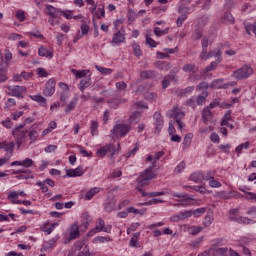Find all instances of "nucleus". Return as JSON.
Masks as SVG:
<instances>
[{
  "label": "nucleus",
  "instance_id": "nucleus-10",
  "mask_svg": "<svg viewBox=\"0 0 256 256\" xmlns=\"http://www.w3.org/2000/svg\"><path fill=\"white\" fill-rule=\"evenodd\" d=\"M44 95L46 97H51L53 93H55V80L54 79H49L46 82L45 89H44Z\"/></svg>",
  "mask_w": 256,
  "mask_h": 256
},
{
  "label": "nucleus",
  "instance_id": "nucleus-22",
  "mask_svg": "<svg viewBox=\"0 0 256 256\" xmlns=\"http://www.w3.org/2000/svg\"><path fill=\"white\" fill-rule=\"evenodd\" d=\"M190 181H194V183H201L203 180V173L201 172H194L190 176Z\"/></svg>",
  "mask_w": 256,
  "mask_h": 256
},
{
  "label": "nucleus",
  "instance_id": "nucleus-38",
  "mask_svg": "<svg viewBox=\"0 0 256 256\" xmlns=\"http://www.w3.org/2000/svg\"><path fill=\"white\" fill-rule=\"evenodd\" d=\"M139 235H141L140 232H136L132 235V238L130 240V247H135L139 241Z\"/></svg>",
  "mask_w": 256,
  "mask_h": 256
},
{
  "label": "nucleus",
  "instance_id": "nucleus-18",
  "mask_svg": "<svg viewBox=\"0 0 256 256\" xmlns=\"http://www.w3.org/2000/svg\"><path fill=\"white\" fill-rule=\"evenodd\" d=\"M79 87L80 91L82 93H85V89H87V87H91V77H85L84 79H82L80 81Z\"/></svg>",
  "mask_w": 256,
  "mask_h": 256
},
{
  "label": "nucleus",
  "instance_id": "nucleus-5",
  "mask_svg": "<svg viewBox=\"0 0 256 256\" xmlns=\"http://www.w3.org/2000/svg\"><path fill=\"white\" fill-rule=\"evenodd\" d=\"M201 45H202V51L199 56L200 59L207 61V59H210V57H215V53H217V50H213L207 53V47H209V38L203 37Z\"/></svg>",
  "mask_w": 256,
  "mask_h": 256
},
{
  "label": "nucleus",
  "instance_id": "nucleus-58",
  "mask_svg": "<svg viewBox=\"0 0 256 256\" xmlns=\"http://www.w3.org/2000/svg\"><path fill=\"white\" fill-rule=\"evenodd\" d=\"M187 19V15L182 14L180 17H178L176 21L177 27H181L183 25V22Z\"/></svg>",
  "mask_w": 256,
  "mask_h": 256
},
{
  "label": "nucleus",
  "instance_id": "nucleus-41",
  "mask_svg": "<svg viewBox=\"0 0 256 256\" xmlns=\"http://www.w3.org/2000/svg\"><path fill=\"white\" fill-rule=\"evenodd\" d=\"M95 68L97 69V71H99L103 75H111V73H113V70L111 68H103L97 65L95 66Z\"/></svg>",
  "mask_w": 256,
  "mask_h": 256
},
{
  "label": "nucleus",
  "instance_id": "nucleus-56",
  "mask_svg": "<svg viewBox=\"0 0 256 256\" xmlns=\"http://www.w3.org/2000/svg\"><path fill=\"white\" fill-rule=\"evenodd\" d=\"M105 241H111V238L98 236L94 239V243H105Z\"/></svg>",
  "mask_w": 256,
  "mask_h": 256
},
{
  "label": "nucleus",
  "instance_id": "nucleus-31",
  "mask_svg": "<svg viewBox=\"0 0 256 256\" xmlns=\"http://www.w3.org/2000/svg\"><path fill=\"white\" fill-rule=\"evenodd\" d=\"M72 73L73 75H75L77 79H83V77H85L87 73H89V70L78 71V70L72 69Z\"/></svg>",
  "mask_w": 256,
  "mask_h": 256
},
{
  "label": "nucleus",
  "instance_id": "nucleus-29",
  "mask_svg": "<svg viewBox=\"0 0 256 256\" xmlns=\"http://www.w3.org/2000/svg\"><path fill=\"white\" fill-rule=\"evenodd\" d=\"M163 155H165V152H163V151L156 152L154 156L149 155L146 158V161H159V159H161V157H163Z\"/></svg>",
  "mask_w": 256,
  "mask_h": 256
},
{
  "label": "nucleus",
  "instance_id": "nucleus-37",
  "mask_svg": "<svg viewBox=\"0 0 256 256\" xmlns=\"http://www.w3.org/2000/svg\"><path fill=\"white\" fill-rule=\"evenodd\" d=\"M167 33H169V28H165L164 30H161V28L159 27L154 28V34L156 35V37L167 35Z\"/></svg>",
  "mask_w": 256,
  "mask_h": 256
},
{
  "label": "nucleus",
  "instance_id": "nucleus-27",
  "mask_svg": "<svg viewBox=\"0 0 256 256\" xmlns=\"http://www.w3.org/2000/svg\"><path fill=\"white\" fill-rule=\"evenodd\" d=\"M173 197L183 199V201H194L193 196H189L187 193H174Z\"/></svg>",
  "mask_w": 256,
  "mask_h": 256
},
{
  "label": "nucleus",
  "instance_id": "nucleus-50",
  "mask_svg": "<svg viewBox=\"0 0 256 256\" xmlns=\"http://www.w3.org/2000/svg\"><path fill=\"white\" fill-rule=\"evenodd\" d=\"M36 73L39 77H49V73L44 68H38Z\"/></svg>",
  "mask_w": 256,
  "mask_h": 256
},
{
  "label": "nucleus",
  "instance_id": "nucleus-51",
  "mask_svg": "<svg viewBox=\"0 0 256 256\" xmlns=\"http://www.w3.org/2000/svg\"><path fill=\"white\" fill-rule=\"evenodd\" d=\"M186 105L195 109V107H197V100L195 99V97H192L186 101Z\"/></svg>",
  "mask_w": 256,
  "mask_h": 256
},
{
  "label": "nucleus",
  "instance_id": "nucleus-2",
  "mask_svg": "<svg viewBox=\"0 0 256 256\" xmlns=\"http://www.w3.org/2000/svg\"><path fill=\"white\" fill-rule=\"evenodd\" d=\"M33 166V161H13L11 167H17L14 170V175H20V173H29V167Z\"/></svg>",
  "mask_w": 256,
  "mask_h": 256
},
{
  "label": "nucleus",
  "instance_id": "nucleus-47",
  "mask_svg": "<svg viewBox=\"0 0 256 256\" xmlns=\"http://www.w3.org/2000/svg\"><path fill=\"white\" fill-rule=\"evenodd\" d=\"M189 11H191V8L186 6H179L178 7V13H181L182 15H189Z\"/></svg>",
  "mask_w": 256,
  "mask_h": 256
},
{
  "label": "nucleus",
  "instance_id": "nucleus-54",
  "mask_svg": "<svg viewBox=\"0 0 256 256\" xmlns=\"http://www.w3.org/2000/svg\"><path fill=\"white\" fill-rule=\"evenodd\" d=\"M205 211H207L206 208H198L192 212V215H194V217H199V215H203Z\"/></svg>",
  "mask_w": 256,
  "mask_h": 256
},
{
  "label": "nucleus",
  "instance_id": "nucleus-40",
  "mask_svg": "<svg viewBox=\"0 0 256 256\" xmlns=\"http://www.w3.org/2000/svg\"><path fill=\"white\" fill-rule=\"evenodd\" d=\"M28 137H29L31 143H35V141H37V137H39V132H37V130H31L28 133Z\"/></svg>",
  "mask_w": 256,
  "mask_h": 256
},
{
  "label": "nucleus",
  "instance_id": "nucleus-7",
  "mask_svg": "<svg viewBox=\"0 0 256 256\" xmlns=\"http://www.w3.org/2000/svg\"><path fill=\"white\" fill-rule=\"evenodd\" d=\"M157 167V162H153L152 165L148 168H146L141 174L140 178L148 179V181H151V179H155L157 177V173L153 171Z\"/></svg>",
  "mask_w": 256,
  "mask_h": 256
},
{
  "label": "nucleus",
  "instance_id": "nucleus-19",
  "mask_svg": "<svg viewBox=\"0 0 256 256\" xmlns=\"http://www.w3.org/2000/svg\"><path fill=\"white\" fill-rule=\"evenodd\" d=\"M222 21L223 23H226V25H233V23H235V17H233L231 12H226Z\"/></svg>",
  "mask_w": 256,
  "mask_h": 256
},
{
  "label": "nucleus",
  "instance_id": "nucleus-46",
  "mask_svg": "<svg viewBox=\"0 0 256 256\" xmlns=\"http://www.w3.org/2000/svg\"><path fill=\"white\" fill-rule=\"evenodd\" d=\"M90 129H91V135L95 137V135H97V129H99L97 121H92Z\"/></svg>",
  "mask_w": 256,
  "mask_h": 256
},
{
  "label": "nucleus",
  "instance_id": "nucleus-60",
  "mask_svg": "<svg viewBox=\"0 0 256 256\" xmlns=\"http://www.w3.org/2000/svg\"><path fill=\"white\" fill-rule=\"evenodd\" d=\"M38 187H40L42 193H47L49 191V187L45 185V182H37Z\"/></svg>",
  "mask_w": 256,
  "mask_h": 256
},
{
  "label": "nucleus",
  "instance_id": "nucleus-11",
  "mask_svg": "<svg viewBox=\"0 0 256 256\" xmlns=\"http://www.w3.org/2000/svg\"><path fill=\"white\" fill-rule=\"evenodd\" d=\"M154 120L156 125L155 133L156 135H159V133H161V129H163V117L161 116V113L155 112Z\"/></svg>",
  "mask_w": 256,
  "mask_h": 256
},
{
  "label": "nucleus",
  "instance_id": "nucleus-21",
  "mask_svg": "<svg viewBox=\"0 0 256 256\" xmlns=\"http://www.w3.org/2000/svg\"><path fill=\"white\" fill-rule=\"evenodd\" d=\"M164 51H166V53L157 52L159 59H165V58L169 57V53H175V51H179V48L178 47H175L174 49L166 48V49H164Z\"/></svg>",
  "mask_w": 256,
  "mask_h": 256
},
{
  "label": "nucleus",
  "instance_id": "nucleus-59",
  "mask_svg": "<svg viewBox=\"0 0 256 256\" xmlns=\"http://www.w3.org/2000/svg\"><path fill=\"white\" fill-rule=\"evenodd\" d=\"M157 203H163V200L159 199V198H153L148 202H145L144 205H157Z\"/></svg>",
  "mask_w": 256,
  "mask_h": 256
},
{
  "label": "nucleus",
  "instance_id": "nucleus-36",
  "mask_svg": "<svg viewBox=\"0 0 256 256\" xmlns=\"http://www.w3.org/2000/svg\"><path fill=\"white\" fill-rule=\"evenodd\" d=\"M46 9L48 11V15L50 17H55L57 16V11H59V8H55L54 6H51L49 4L46 5Z\"/></svg>",
  "mask_w": 256,
  "mask_h": 256
},
{
  "label": "nucleus",
  "instance_id": "nucleus-49",
  "mask_svg": "<svg viewBox=\"0 0 256 256\" xmlns=\"http://www.w3.org/2000/svg\"><path fill=\"white\" fill-rule=\"evenodd\" d=\"M138 185H140V187H145L147 185H149V178H141V176L138 177Z\"/></svg>",
  "mask_w": 256,
  "mask_h": 256
},
{
  "label": "nucleus",
  "instance_id": "nucleus-9",
  "mask_svg": "<svg viewBox=\"0 0 256 256\" xmlns=\"http://www.w3.org/2000/svg\"><path fill=\"white\" fill-rule=\"evenodd\" d=\"M107 153L111 155H115V146L113 144H107L101 148H99L96 152L97 157H105Z\"/></svg>",
  "mask_w": 256,
  "mask_h": 256
},
{
  "label": "nucleus",
  "instance_id": "nucleus-1",
  "mask_svg": "<svg viewBox=\"0 0 256 256\" xmlns=\"http://www.w3.org/2000/svg\"><path fill=\"white\" fill-rule=\"evenodd\" d=\"M167 117H169V119L174 118L175 123H177L178 125V129H180V131L183 130L185 124H183V121H181V119L185 117V112H179V107L175 106L171 110H169V112L167 113Z\"/></svg>",
  "mask_w": 256,
  "mask_h": 256
},
{
  "label": "nucleus",
  "instance_id": "nucleus-48",
  "mask_svg": "<svg viewBox=\"0 0 256 256\" xmlns=\"http://www.w3.org/2000/svg\"><path fill=\"white\" fill-rule=\"evenodd\" d=\"M194 69H195V65L185 64L182 68V71H184V73H191Z\"/></svg>",
  "mask_w": 256,
  "mask_h": 256
},
{
  "label": "nucleus",
  "instance_id": "nucleus-53",
  "mask_svg": "<svg viewBox=\"0 0 256 256\" xmlns=\"http://www.w3.org/2000/svg\"><path fill=\"white\" fill-rule=\"evenodd\" d=\"M249 142H246L244 144H240L239 146L236 147V153H241V151H243V149H249Z\"/></svg>",
  "mask_w": 256,
  "mask_h": 256
},
{
  "label": "nucleus",
  "instance_id": "nucleus-32",
  "mask_svg": "<svg viewBox=\"0 0 256 256\" xmlns=\"http://www.w3.org/2000/svg\"><path fill=\"white\" fill-rule=\"evenodd\" d=\"M139 119H141V112L136 111L130 116L129 123H139Z\"/></svg>",
  "mask_w": 256,
  "mask_h": 256
},
{
  "label": "nucleus",
  "instance_id": "nucleus-13",
  "mask_svg": "<svg viewBox=\"0 0 256 256\" xmlns=\"http://www.w3.org/2000/svg\"><path fill=\"white\" fill-rule=\"evenodd\" d=\"M85 173L83 167L79 166L76 169H68L66 170L67 177H81Z\"/></svg>",
  "mask_w": 256,
  "mask_h": 256
},
{
  "label": "nucleus",
  "instance_id": "nucleus-45",
  "mask_svg": "<svg viewBox=\"0 0 256 256\" xmlns=\"http://www.w3.org/2000/svg\"><path fill=\"white\" fill-rule=\"evenodd\" d=\"M128 213H135L136 215H145V210H137L135 207H128Z\"/></svg>",
  "mask_w": 256,
  "mask_h": 256
},
{
  "label": "nucleus",
  "instance_id": "nucleus-28",
  "mask_svg": "<svg viewBox=\"0 0 256 256\" xmlns=\"http://www.w3.org/2000/svg\"><path fill=\"white\" fill-rule=\"evenodd\" d=\"M5 63L0 64V83H5L7 81V70L3 67Z\"/></svg>",
  "mask_w": 256,
  "mask_h": 256
},
{
  "label": "nucleus",
  "instance_id": "nucleus-35",
  "mask_svg": "<svg viewBox=\"0 0 256 256\" xmlns=\"http://www.w3.org/2000/svg\"><path fill=\"white\" fill-rule=\"evenodd\" d=\"M201 37H203V30L196 28L192 34L193 41H198V39H201Z\"/></svg>",
  "mask_w": 256,
  "mask_h": 256
},
{
  "label": "nucleus",
  "instance_id": "nucleus-8",
  "mask_svg": "<svg viewBox=\"0 0 256 256\" xmlns=\"http://www.w3.org/2000/svg\"><path fill=\"white\" fill-rule=\"evenodd\" d=\"M221 55H222L221 50H217L215 52L214 56L217 58L216 61L211 62V64L204 69V73H209V71H215V69H217V66L222 61Z\"/></svg>",
  "mask_w": 256,
  "mask_h": 256
},
{
  "label": "nucleus",
  "instance_id": "nucleus-43",
  "mask_svg": "<svg viewBox=\"0 0 256 256\" xmlns=\"http://www.w3.org/2000/svg\"><path fill=\"white\" fill-rule=\"evenodd\" d=\"M132 48H133V53L135 57H141L142 53H141V47L139 46V44L134 43L132 45Z\"/></svg>",
  "mask_w": 256,
  "mask_h": 256
},
{
  "label": "nucleus",
  "instance_id": "nucleus-55",
  "mask_svg": "<svg viewBox=\"0 0 256 256\" xmlns=\"http://www.w3.org/2000/svg\"><path fill=\"white\" fill-rule=\"evenodd\" d=\"M211 179H215V176L212 171H207L206 174H203L204 181H209Z\"/></svg>",
  "mask_w": 256,
  "mask_h": 256
},
{
  "label": "nucleus",
  "instance_id": "nucleus-6",
  "mask_svg": "<svg viewBox=\"0 0 256 256\" xmlns=\"http://www.w3.org/2000/svg\"><path fill=\"white\" fill-rule=\"evenodd\" d=\"M12 135L16 141L18 149L23 145L25 139H27V130H19V128H14Z\"/></svg>",
  "mask_w": 256,
  "mask_h": 256
},
{
  "label": "nucleus",
  "instance_id": "nucleus-39",
  "mask_svg": "<svg viewBox=\"0 0 256 256\" xmlns=\"http://www.w3.org/2000/svg\"><path fill=\"white\" fill-rule=\"evenodd\" d=\"M97 193H99V188H92L91 190H89L86 193V199H88V201H90V199H93V197H95V195H97Z\"/></svg>",
  "mask_w": 256,
  "mask_h": 256
},
{
  "label": "nucleus",
  "instance_id": "nucleus-15",
  "mask_svg": "<svg viewBox=\"0 0 256 256\" xmlns=\"http://www.w3.org/2000/svg\"><path fill=\"white\" fill-rule=\"evenodd\" d=\"M156 69H159V71H169L171 69V63L166 61H158L155 64Z\"/></svg>",
  "mask_w": 256,
  "mask_h": 256
},
{
  "label": "nucleus",
  "instance_id": "nucleus-24",
  "mask_svg": "<svg viewBox=\"0 0 256 256\" xmlns=\"http://www.w3.org/2000/svg\"><path fill=\"white\" fill-rule=\"evenodd\" d=\"M141 79H153L155 77V71L153 70H144L140 73Z\"/></svg>",
  "mask_w": 256,
  "mask_h": 256
},
{
  "label": "nucleus",
  "instance_id": "nucleus-33",
  "mask_svg": "<svg viewBox=\"0 0 256 256\" xmlns=\"http://www.w3.org/2000/svg\"><path fill=\"white\" fill-rule=\"evenodd\" d=\"M232 221H237L238 223H244V225H249L250 223H255L252 219L240 217V218H231Z\"/></svg>",
  "mask_w": 256,
  "mask_h": 256
},
{
  "label": "nucleus",
  "instance_id": "nucleus-12",
  "mask_svg": "<svg viewBox=\"0 0 256 256\" xmlns=\"http://www.w3.org/2000/svg\"><path fill=\"white\" fill-rule=\"evenodd\" d=\"M8 89L9 91L12 92L13 97H17L18 99H23V94L21 93H24V91H27V88L23 86H14V87L9 86Z\"/></svg>",
  "mask_w": 256,
  "mask_h": 256
},
{
  "label": "nucleus",
  "instance_id": "nucleus-26",
  "mask_svg": "<svg viewBox=\"0 0 256 256\" xmlns=\"http://www.w3.org/2000/svg\"><path fill=\"white\" fill-rule=\"evenodd\" d=\"M193 139V133H189L184 137L182 147L183 149H189V146L191 145V140Z\"/></svg>",
  "mask_w": 256,
  "mask_h": 256
},
{
  "label": "nucleus",
  "instance_id": "nucleus-57",
  "mask_svg": "<svg viewBox=\"0 0 256 256\" xmlns=\"http://www.w3.org/2000/svg\"><path fill=\"white\" fill-rule=\"evenodd\" d=\"M228 249L227 248H218L215 250L214 256H223L227 253Z\"/></svg>",
  "mask_w": 256,
  "mask_h": 256
},
{
  "label": "nucleus",
  "instance_id": "nucleus-4",
  "mask_svg": "<svg viewBox=\"0 0 256 256\" xmlns=\"http://www.w3.org/2000/svg\"><path fill=\"white\" fill-rule=\"evenodd\" d=\"M253 75V68L249 66H243L233 72L234 79L238 81H243V79H247Z\"/></svg>",
  "mask_w": 256,
  "mask_h": 256
},
{
  "label": "nucleus",
  "instance_id": "nucleus-30",
  "mask_svg": "<svg viewBox=\"0 0 256 256\" xmlns=\"http://www.w3.org/2000/svg\"><path fill=\"white\" fill-rule=\"evenodd\" d=\"M79 237V225L73 224L72 231L70 232V239H77Z\"/></svg>",
  "mask_w": 256,
  "mask_h": 256
},
{
  "label": "nucleus",
  "instance_id": "nucleus-42",
  "mask_svg": "<svg viewBox=\"0 0 256 256\" xmlns=\"http://www.w3.org/2000/svg\"><path fill=\"white\" fill-rule=\"evenodd\" d=\"M180 220L183 221L185 219H189V217H191V215H193V211L191 210H186L184 212H180Z\"/></svg>",
  "mask_w": 256,
  "mask_h": 256
},
{
  "label": "nucleus",
  "instance_id": "nucleus-20",
  "mask_svg": "<svg viewBox=\"0 0 256 256\" xmlns=\"http://www.w3.org/2000/svg\"><path fill=\"white\" fill-rule=\"evenodd\" d=\"M30 99H32V101H36L42 107H47V99H45V97H43L41 95L30 96Z\"/></svg>",
  "mask_w": 256,
  "mask_h": 256
},
{
  "label": "nucleus",
  "instance_id": "nucleus-14",
  "mask_svg": "<svg viewBox=\"0 0 256 256\" xmlns=\"http://www.w3.org/2000/svg\"><path fill=\"white\" fill-rule=\"evenodd\" d=\"M112 43L115 45H119L120 43H125V34L121 33V31H118L114 34Z\"/></svg>",
  "mask_w": 256,
  "mask_h": 256
},
{
  "label": "nucleus",
  "instance_id": "nucleus-25",
  "mask_svg": "<svg viewBox=\"0 0 256 256\" xmlns=\"http://www.w3.org/2000/svg\"><path fill=\"white\" fill-rule=\"evenodd\" d=\"M211 115H212L211 108H208V107L204 108L202 112L203 122L207 123L211 119Z\"/></svg>",
  "mask_w": 256,
  "mask_h": 256
},
{
  "label": "nucleus",
  "instance_id": "nucleus-3",
  "mask_svg": "<svg viewBox=\"0 0 256 256\" xmlns=\"http://www.w3.org/2000/svg\"><path fill=\"white\" fill-rule=\"evenodd\" d=\"M131 131V126L129 124H116L112 130V139H119L120 137H125L127 133Z\"/></svg>",
  "mask_w": 256,
  "mask_h": 256
},
{
  "label": "nucleus",
  "instance_id": "nucleus-52",
  "mask_svg": "<svg viewBox=\"0 0 256 256\" xmlns=\"http://www.w3.org/2000/svg\"><path fill=\"white\" fill-rule=\"evenodd\" d=\"M77 105V101H71L67 106H66V113H71L73 109H75V106Z\"/></svg>",
  "mask_w": 256,
  "mask_h": 256
},
{
  "label": "nucleus",
  "instance_id": "nucleus-16",
  "mask_svg": "<svg viewBox=\"0 0 256 256\" xmlns=\"http://www.w3.org/2000/svg\"><path fill=\"white\" fill-rule=\"evenodd\" d=\"M171 81L177 82L175 79V74H168L164 77L162 81V89H167V87L170 85Z\"/></svg>",
  "mask_w": 256,
  "mask_h": 256
},
{
  "label": "nucleus",
  "instance_id": "nucleus-63",
  "mask_svg": "<svg viewBox=\"0 0 256 256\" xmlns=\"http://www.w3.org/2000/svg\"><path fill=\"white\" fill-rule=\"evenodd\" d=\"M87 33H89V25L82 24L81 25V34L82 35H87Z\"/></svg>",
  "mask_w": 256,
  "mask_h": 256
},
{
  "label": "nucleus",
  "instance_id": "nucleus-61",
  "mask_svg": "<svg viewBox=\"0 0 256 256\" xmlns=\"http://www.w3.org/2000/svg\"><path fill=\"white\" fill-rule=\"evenodd\" d=\"M210 139H211L212 143H219V141H220L219 134L212 133L210 135Z\"/></svg>",
  "mask_w": 256,
  "mask_h": 256
},
{
  "label": "nucleus",
  "instance_id": "nucleus-23",
  "mask_svg": "<svg viewBox=\"0 0 256 256\" xmlns=\"http://www.w3.org/2000/svg\"><path fill=\"white\" fill-rule=\"evenodd\" d=\"M207 97H209V92L207 90H204L202 92V95H199L196 99V105H203L205 101L207 100Z\"/></svg>",
  "mask_w": 256,
  "mask_h": 256
},
{
  "label": "nucleus",
  "instance_id": "nucleus-44",
  "mask_svg": "<svg viewBox=\"0 0 256 256\" xmlns=\"http://www.w3.org/2000/svg\"><path fill=\"white\" fill-rule=\"evenodd\" d=\"M190 189H193V191H196L197 193L205 194L207 193V189H205V186H188Z\"/></svg>",
  "mask_w": 256,
  "mask_h": 256
},
{
  "label": "nucleus",
  "instance_id": "nucleus-64",
  "mask_svg": "<svg viewBox=\"0 0 256 256\" xmlns=\"http://www.w3.org/2000/svg\"><path fill=\"white\" fill-rule=\"evenodd\" d=\"M116 87L122 91H125L127 89V83L125 82H117Z\"/></svg>",
  "mask_w": 256,
  "mask_h": 256
},
{
  "label": "nucleus",
  "instance_id": "nucleus-17",
  "mask_svg": "<svg viewBox=\"0 0 256 256\" xmlns=\"http://www.w3.org/2000/svg\"><path fill=\"white\" fill-rule=\"evenodd\" d=\"M38 55L40 57H47L48 59H53V52H51V50L46 49L44 46H41L39 48Z\"/></svg>",
  "mask_w": 256,
  "mask_h": 256
},
{
  "label": "nucleus",
  "instance_id": "nucleus-62",
  "mask_svg": "<svg viewBox=\"0 0 256 256\" xmlns=\"http://www.w3.org/2000/svg\"><path fill=\"white\" fill-rule=\"evenodd\" d=\"M210 187H221V182L215 180L214 178L209 181Z\"/></svg>",
  "mask_w": 256,
  "mask_h": 256
},
{
  "label": "nucleus",
  "instance_id": "nucleus-34",
  "mask_svg": "<svg viewBox=\"0 0 256 256\" xmlns=\"http://www.w3.org/2000/svg\"><path fill=\"white\" fill-rule=\"evenodd\" d=\"M4 151L6 153H8L9 155H12L13 154V150L15 149V143L13 142H10V143H6L4 144Z\"/></svg>",
  "mask_w": 256,
  "mask_h": 256
}]
</instances>
